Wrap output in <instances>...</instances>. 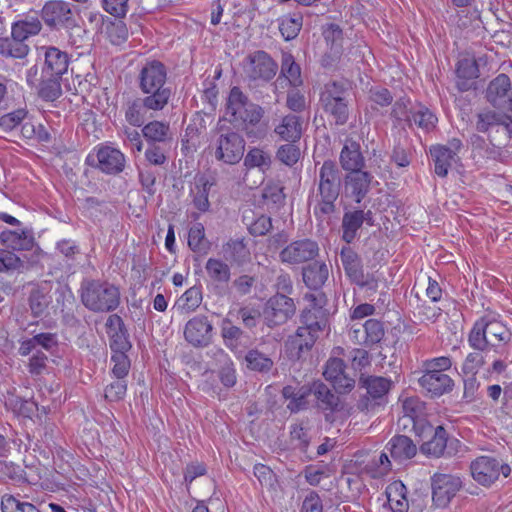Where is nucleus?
Masks as SVG:
<instances>
[{"mask_svg":"<svg viewBox=\"0 0 512 512\" xmlns=\"http://www.w3.org/2000/svg\"><path fill=\"white\" fill-rule=\"evenodd\" d=\"M341 189V174L336 163L326 160L319 168L318 187L315 194L314 215L324 220L336 210L335 202Z\"/></svg>","mask_w":512,"mask_h":512,"instance_id":"obj_1","label":"nucleus"},{"mask_svg":"<svg viewBox=\"0 0 512 512\" xmlns=\"http://www.w3.org/2000/svg\"><path fill=\"white\" fill-rule=\"evenodd\" d=\"M512 333L498 319L489 315L478 319L468 335V343L471 348L498 349L508 344Z\"/></svg>","mask_w":512,"mask_h":512,"instance_id":"obj_2","label":"nucleus"},{"mask_svg":"<svg viewBox=\"0 0 512 512\" xmlns=\"http://www.w3.org/2000/svg\"><path fill=\"white\" fill-rule=\"evenodd\" d=\"M263 109L252 103L239 87L230 90L227 104L226 116L234 126L246 129L248 126H255L263 117Z\"/></svg>","mask_w":512,"mask_h":512,"instance_id":"obj_3","label":"nucleus"},{"mask_svg":"<svg viewBox=\"0 0 512 512\" xmlns=\"http://www.w3.org/2000/svg\"><path fill=\"white\" fill-rule=\"evenodd\" d=\"M82 303L94 312H111L120 304V292L117 287L106 282L91 281L81 294Z\"/></svg>","mask_w":512,"mask_h":512,"instance_id":"obj_4","label":"nucleus"},{"mask_svg":"<svg viewBox=\"0 0 512 512\" xmlns=\"http://www.w3.org/2000/svg\"><path fill=\"white\" fill-rule=\"evenodd\" d=\"M139 80L143 93L165 105L168 104L172 92L170 87L166 86L167 70L163 63L157 60L147 62L141 69Z\"/></svg>","mask_w":512,"mask_h":512,"instance_id":"obj_5","label":"nucleus"},{"mask_svg":"<svg viewBox=\"0 0 512 512\" xmlns=\"http://www.w3.org/2000/svg\"><path fill=\"white\" fill-rule=\"evenodd\" d=\"M244 138L232 130L220 131L209 148L217 161L235 165L242 159L245 151Z\"/></svg>","mask_w":512,"mask_h":512,"instance_id":"obj_6","label":"nucleus"},{"mask_svg":"<svg viewBox=\"0 0 512 512\" xmlns=\"http://www.w3.org/2000/svg\"><path fill=\"white\" fill-rule=\"evenodd\" d=\"M245 76L252 81L269 82L278 71V64L263 50L248 54L243 62Z\"/></svg>","mask_w":512,"mask_h":512,"instance_id":"obj_7","label":"nucleus"},{"mask_svg":"<svg viewBox=\"0 0 512 512\" xmlns=\"http://www.w3.org/2000/svg\"><path fill=\"white\" fill-rule=\"evenodd\" d=\"M476 130L481 133L496 131L501 135L496 138L499 142H505L512 138V118L511 116L492 110L489 108L482 109L476 115Z\"/></svg>","mask_w":512,"mask_h":512,"instance_id":"obj_8","label":"nucleus"},{"mask_svg":"<svg viewBox=\"0 0 512 512\" xmlns=\"http://www.w3.org/2000/svg\"><path fill=\"white\" fill-rule=\"evenodd\" d=\"M470 472L472 478L478 484L490 486L499 478L500 473L507 477L511 469L508 465H502L494 457L480 456L471 462Z\"/></svg>","mask_w":512,"mask_h":512,"instance_id":"obj_9","label":"nucleus"},{"mask_svg":"<svg viewBox=\"0 0 512 512\" xmlns=\"http://www.w3.org/2000/svg\"><path fill=\"white\" fill-rule=\"evenodd\" d=\"M308 306L301 314L302 327L316 333L324 330L328 324V311L324 308L327 298L323 293H311L306 295Z\"/></svg>","mask_w":512,"mask_h":512,"instance_id":"obj_10","label":"nucleus"},{"mask_svg":"<svg viewBox=\"0 0 512 512\" xmlns=\"http://www.w3.org/2000/svg\"><path fill=\"white\" fill-rule=\"evenodd\" d=\"M432 501L438 508H445L462 488L458 476L436 473L431 478Z\"/></svg>","mask_w":512,"mask_h":512,"instance_id":"obj_11","label":"nucleus"},{"mask_svg":"<svg viewBox=\"0 0 512 512\" xmlns=\"http://www.w3.org/2000/svg\"><path fill=\"white\" fill-rule=\"evenodd\" d=\"M319 245L312 239H300L289 243L280 253L282 263L300 265L314 260L319 255Z\"/></svg>","mask_w":512,"mask_h":512,"instance_id":"obj_12","label":"nucleus"},{"mask_svg":"<svg viewBox=\"0 0 512 512\" xmlns=\"http://www.w3.org/2000/svg\"><path fill=\"white\" fill-rule=\"evenodd\" d=\"M293 300L283 294L271 297L265 304L263 319L268 327L282 325L295 314Z\"/></svg>","mask_w":512,"mask_h":512,"instance_id":"obj_13","label":"nucleus"},{"mask_svg":"<svg viewBox=\"0 0 512 512\" xmlns=\"http://www.w3.org/2000/svg\"><path fill=\"white\" fill-rule=\"evenodd\" d=\"M340 259L346 275L353 283L360 287L377 289L376 279L369 274H364L361 258L351 247L342 248Z\"/></svg>","mask_w":512,"mask_h":512,"instance_id":"obj_14","label":"nucleus"},{"mask_svg":"<svg viewBox=\"0 0 512 512\" xmlns=\"http://www.w3.org/2000/svg\"><path fill=\"white\" fill-rule=\"evenodd\" d=\"M62 77L53 75L52 77L40 73L37 65L27 70L26 80L31 87L38 89V95L46 101H54L62 94Z\"/></svg>","mask_w":512,"mask_h":512,"instance_id":"obj_15","label":"nucleus"},{"mask_svg":"<svg viewBox=\"0 0 512 512\" xmlns=\"http://www.w3.org/2000/svg\"><path fill=\"white\" fill-rule=\"evenodd\" d=\"M41 16L49 27H70L74 25V14L71 5L63 0L46 2Z\"/></svg>","mask_w":512,"mask_h":512,"instance_id":"obj_16","label":"nucleus"},{"mask_svg":"<svg viewBox=\"0 0 512 512\" xmlns=\"http://www.w3.org/2000/svg\"><path fill=\"white\" fill-rule=\"evenodd\" d=\"M165 106V104L149 96L137 98L127 103L125 119L132 126L140 127L148 118L152 117L148 114L149 111H160Z\"/></svg>","mask_w":512,"mask_h":512,"instance_id":"obj_17","label":"nucleus"},{"mask_svg":"<svg viewBox=\"0 0 512 512\" xmlns=\"http://www.w3.org/2000/svg\"><path fill=\"white\" fill-rule=\"evenodd\" d=\"M325 379L330 382L340 394H346L355 387V380L345 371V363L340 358H330L323 372Z\"/></svg>","mask_w":512,"mask_h":512,"instance_id":"obj_18","label":"nucleus"},{"mask_svg":"<svg viewBox=\"0 0 512 512\" xmlns=\"http://www.w3.org/2000/svg\"><path fill=\"white\" fill-rule=\"evenodd\" d=\"M383 324L376 319H369L364 324H353L349 330V337L356 344L372 346L379 343L384 337Z\"/></svg>","mask_w":512,"mask_h":512,"instance_id":"obj_19","label":"nucleus"},{"mask_svg":"<svg viewBox=\"0 0 512 512\" xmlns=\"http://www.w3.org/2000/svg\"><path fill=\"white\" fill-rule=\"evenodd\" d=\"M43 54V64L40 73L52 77L53 75L62 77L68 70L69 56L66 52L57 47H41Z\"/></svg>","mask_w":512,"mask_h":512,"instance_id":"obj_20","label":"nucleus"},{"mask_svg":"<svg viewBox=\"0 0 512 512\" xmlns=\"http://www.w3.org/2000/svg\"><path fill=\"white\" fill-rule=\"evenodd\" d=\"M212 325L206 316L190 319L184 329L185 339L195 347L207 346L211 340Z\"/></svg>","mask_w":512,"mask_h":512,"instance_id":"obj_21","label":"nucleus"},{"mask_svg":"<svg viewBox=\"0 0 512 512\" xmlns=\"http://www.w3.org/2000/svg\"><path fill=\"white\" fill-rule=\"evenodd\" d=\"M486 99L494 107H504L512 104V86L506 74H499L488 85Z\"/></svg>","mask_w":512,"mask_h":512,"instance_id":"obj_22","label":"nucleus"},{"mask_svg":"<svg viewBox=\"0 0 512 512\" xmlns=\"http://www.w3.org/2000/svg\"><path fill=\"white\" fill-rule=\"evenodd\" d=\"M97 167L106 174L116 175L125 168L124 154L113 147L102 146L96 153Z\"/></svg>","mask_w":512,"mask_h":512,"instance_id":"obj_23","label":"nucleus"},{"mask_svg":"<svg viewBox=\"0 0 512 512\" xmlns=\"http://www.w3.org/2000/svg\"><path fill=\"white\" fill-rule=\"evenodd\" d=\"M316 399V406L319 410L325 413L327 421L330 420V415L335 411L340 410V399L321 381H316L309 389Z\"/></svg>","mask_w":512,"mask_h":512,"instance_id":"obj_24","label":"nucleus"},{"mask_svg":"<svg viewBox=\"0 0 512 512\" xmlns=\"http://www.w3.org/2000/svg\"><path fill=\"white\" fill-rule=\"evenodd\" d=\"M372 178L373 176L363 169L347 173L344 177L347 195L360 203L370 189Z\"/></svg>","mask_w":512,"mask_h":512,"instance_id":"obj_25","label":"nucleus"},{"mask_svg":"<svg viewBox=\"0 0 512 512\" xmlns=\"http://www.w3.org/2000/svg\"><path fill=\"white\" fill-rule=\"evenodd\" d=\"M274 132L281 140L295 143L301 138L303 120L295 113L287 114L275 125Z\"/></svg>","mask_w":512,"mask_h":512,"instance_id":"obj_26","label":"nucleus"},{"mask_svg":"<svg viewBox=\"0 0 512 512\" xmlns=\"http://www.w3.org/2000/svg\"><path fill=\"white\" fill-rule=\"evenodd\" d=\"M418 382L431 397H439L450 392L454 385L452 378L447 374L429 372H424Z\"/></svg>","mask_w":512,"mask_h":512,"instance_id":"obj_27","label":"nucleus"},{"mask_svg":"<svg viewBox=\"0 0 512 512\" xmlns=\"http://www.w3.org/2000/svg\"><path fill=\"white\" fill-rule=\"evenodd\" d=\"M385 449L389 452L390 457L398 463L412 459L417 453L416 444L405 435L392 437Z\"/></svg>","mask_w":512,"mask_h":512,"instance_id":"obj_28","label":"nucleus"},{"mask_svg":"<svg viewBox=\"0 0 512 512\" xmlns=\"http://www.w3.org/2000/svg\"><path fill=\"white\" fill-rule=\"evenodd\" d=\"M320 103L336 104L339 102L351 103V88L343 81H330L326 83L320 93Z\"/></svg>","mask_w":512,"mask_h":512,"instance_id":"obj_29","label":"nucleus"},{"mask_svg":"<svg viewBox=\"0 0 512 512\" xmlns=\"http://www.w3.org/2000/svg\"><path fill=\"white\" fill-rule=\"evenodd\" d=\"M42 23L35 15H24L11 25V36L15 40L25 41L40 33Z\"/></svg>","mask_w":512,"mask_h":512,"instance_id":"obj_30","label":"nucleus"},{"mask_svg":"<svg viewBox=\"0 0 512 512\" xmlns=\"http://www.w3.org/2000/svg\"><path fill=\"white\" fill-rule=\"evenodd\" d=\"M341 167L351 173L353 171L362 170L365 166L364 157L360 151V145L355 141L347 142L340 152Z\"/></svg>","mask_w":512,"mask_h":512,"instance_id":"obj_31","label":"nucleus"},{"mask_svg":"<svg viewBox=\"0 0 512 512\" xmlns=\"http://www.w3.org/2000/svg\"><path fill=\"white\" fill-rule=\"evenodd\" d=\"M0 239L7 248L13 250H30L34 244L32 232L19 228L3 231Z\"/></svg>","mask_w":512,"mask_h":512,"instance_id":"obj_32","label":"nucleus"},{"mask_svg":"<svg viewBox=\"0 0 512 512\" xmlns=\"http://www.w3.org/2000/svg\"><path fill=\"white\" fill-rule=\"evenodd\" d=\"M222 254L231 264L242 265L250 260V250L244 239H230L222 245Z\"/></svg>","mask_w":512,"mask_h":512,"instance_id":"obj_33","label":"nucleus"},{"mask_svg":"<svg viewBox=\"0 0 512 512\" xmlns=\"http://www.w3.org/2000/svg\"><path fill=\"white\" fill-rule=\"evenodd\" d=\"M361 388H365L367 394L374 401L382 400L389 392L392 382L385 377L381 376H364L359 379Z\"/></svg>","mask_w":512,"mask_h":512,"instance_id":"obj_34","label":"nucleus"},{"mask_svg":"<svg viewBox=\"0 0 512 512\" xmlns=\"http://www.w3.org/2000/svg\"><path fill=\"white\" fill-rule=\"evenodd\" d=\"M302 276L307 287L318 290L327 281L329 269L325 263L315 261L303 268Z\"/></svg>","mask_w":512,"mask_h":512,"instance_id":"obj_35","label":"nucleus"},{"mask_svg":"<svg viewBox=\"0 0 512 512\" xmlns=\"http://www.w3.org/2000/svg\"><path fill=\"white\" fill-rule=\"evenodd\" d=\"M282 77L294 87L302 84L300 66L295 62L294 57L286 52L282 54L281 71L277 79L278 83L281 82Z\"/></svg>","mask_w":512,"mask_h":512,"instance_id":"obj_36","label":"nucleus"},{"mask_svg":"<svg viewBox=\"0 0 512 512\" xmlns=\"http://www.w3.org/2000/svg\"><path fill=\"white\" fill-rule=\"evenodd\" d=\"M318 333L309 330V328L299 327L293 336H290L287 345L292 350H297L296 356L304 350H309L315 343Z\"/></svg>","mask_w":512,"mask_h":512,"instance_id":"obj_37","label":"nucleus"},{"mask_svg":"<svg viewBox=\"0 0 512 512\" xmlns=\"http://www.w3.org/2000/svg\"><path fill=\"white\" fill-rule=\"evenodd\" d=\"M430 154L435 164V173L439 177H446L456 158L448 152L444 145H436L430 148Z\"/></svg>","mask_w":512,"mask_h":512,"instance_id":"obj_38","label":"nucleus"},{"mask_svg":"<svg viewBox=\"0 0 512 512\" xmlns=\"http://www.w3.org/2000/svg\"><path fill=\"white\" fill-rule=\"evenodd\" d=\"M388 502L393 512H407L409 508L406 487L402 482H394L386 490Z\"/></svg>","mask_w":512,"mask_h":512,"instance_id":"obj_39","label":"nucleus"},{"mask_svg":"<svg viewBox=\"0 0 512 512\" xmlns=\"http://www.w3.org/2000/svg\"><path fill=\"white\" fill-rule=\"evenodd\" d=\"M320 105L331 123H334L336 126H343L347 123L350 116L351 103H320Z\"/></svg>","mask_w":512,"mask_h":512,"instance_id":"obj_40","label":"nucleus"},{"mask_svg":"<svg viewBox=\"0 0 512 512\" xmlns=\"http://www.w3.org/2000/svg\"><path fill=\"white\" fill-rule=\"evenodd\" d=\"M364 215V211L362 210H355L344 214L342 220V238L346 243L349 244L354 240L356 232L363 224Z\"/></svg>","mask_w":512,"mask_h":512,"instance_id":"obj_41","label":"nucleus"},{"mask_svg":"<svg viewBox=\"0 0 512 512\" xmlns=\"http://www.w3.org/2000/svg\"><path fill=\"white\" fill-rule=\"evenodd\" d=\"M205 270L212 282L226 284L231 277L230 267L227 263L217 258H209Z\"/></svg>","mask_w":512,"mask_h":512,"instance_id":"obj_42","label":"nucleus"},{"mask_svg":"<svg viewBox=\"0 0 512 512\" xmlns=\"http://www.w3.org/2000/svg\"><path fill=\"white\" fill-rule=\"evenodd\" d=\"M245 361L248 369L260 373L269 372L274 365L271 355L265 354L258 349H250L245 355Z\"/></svg>","mask_w":512,"mask_h":512,"instance_id":"obj_43","label":"nucleus"},{"mask_svg":"<svg viewBox=\"0 0 512 512\" xmlns=\"http://www.w3.org/2000/svg\"><path fill=\"white\" fill-rule=\"evenodd\" d=\"M211 186L212 184L202 176L196 180L194 187L191 189L193 204L200 212H207L210 208L208 196Z\"/></svg>","mask_w":512,"mask_h":512,"instance_id":"obj_44","label":"nucleus"},{"mask_svg":"<svg viewBox=\"0 0 512 512\" xmlns=\"http://www.w3.org/2000/svg\"><path fill=\"white\" fill-rule=\"evenodd\" d=\"M303 25V16L299 13L285 15L279 19V31L286 41L295 39Z\"/></svg>","mask_w":512,"mask_h":512,"instance_id":"obj_45","label":"nucleus"},{"mask_svg":"<svg viewBox=\"0 0 512 512\" xmlns=\"http://www.w3.org/2000/svg\"><path fill=\"white\" fill-rule=\"evenodd\" d=\"M447 445V432L442 426L436 427L433 437L422 444L423 453L439 457L443 454Z\"/></svg>","mask_w":512,"mask_h":512,"instance_id":"obj_46","label":"nucleus"},{"mask_svg":"<svg viewBox=\"0 0 512 512\" xmlns=\"http://www.w3.org/2000/svg\"><path fill=\"white\" fill-rule=\"evenodd\" d=\"M143 136L150 142H165L170 139L169 124L160 121H151L142 129Z\"/></svg>","mask_w":512,"mask_h":512,"instance_id":"obj_47","label":"nucleus"},{"mask_svg":"<svg viewBox=\"0 0 512 512\" xmlns=\"http://www.w3.org/2000/svg\"><path fill=\"white\" fill-rule=\"evenodd\" d=\"M411 112L412 124L414 123L419 128L429 131L436 125V116L425 106L417 104L413 106Z\"/></svg>","mask_w":512,"mask_h":512,"instance_id":"obj_48","label":"nucleus"},{"mask_svg":"<svg viewBox=\"0 0 512 512\" xmlns=\"http://www.w3.org/2000/svg\"><path fill=\"white\" fill-rule=\"evenodd\" d=\"M0 49L3 55L19 59L26 57L29 53V46L25 41L15 40L12 36L1 39Z\"/></svg>","mask_w":512,"mask_h":512,"instance_id":"obj_49","label":"nucleus"},{"mask_svg":"<svg viewBox=\"0 0 512 512\" xmlns=\"http://www.w3.org/2000/svg\"><path fill=\"white\" fill-rule=\"evenodd\" d=\"M188 245L197 253L206 254L209 250V242L205 238L204 227L201 223L192 226L188 234Z\"/></svg>","mask_w":512,"mask_h":512,"instance_id":"obj_50","label":"nucleus"},{"mask_svg":"<svg viewBox=\"0 0 512 512\" xmlns=\"http://www.w3.org/2000/svg\"><path fill=\"white\" fill-rule=\"evenodd\" d=\"M271 165V156L260 148L253 147L248 150L244 158V166L248 169L259 168L265 170Z\"/></svg>","mask_w":512,"mask_h":512,"instance_id":"obj_51","label":"nucleus"},{"mask_svg":"<svg viewBox=\"0 0 512 512\" xmlns=\"http://www.w3.org/2000/svg\"><path fill=\"white\" fill-rule=\"evenodd\" d=\"M2 512H40L36 506L29 502L20 501L10 494H5L1 498Z\"/></svg>","mask_w":512,"mask_h":512,"instance_id":"obj_52","label":"nucleus"},{"mask_svg":"<svg viewBox=\"0 0 512 512\" xmlns=\"http://www.w3.org/2000/svg\"><path fill=\"white\" fill-rule=\"evenodd\" d=\"M475 351L470 352L462 365V371L465 375H476L478 370L485 364L484 352L488 349L473 348Z\"/></svg>","mask_w":512,"mask_h":512,"instance_id":"obj_53","label":"nucleus"},{"mask_svg":"<svg viewBox=\"0 0 512 512\" xmlns=\"http://www.w3.org/2000/svg\"><path fill=\"white\" fill-rule=\"evenodd\" d=\"M202 301V293L199 288L191 287L181 296L179 300V309L182 313L194 311Z\"/></svg>","mask_w":512,"mask_h":512,"instance_id":"obj_54","label":"nucleus"},{"mask_svg":"<svg viewBox=\"0 0 512 512\" xmlns=\"http://www.w3.org/2000/svg\"><path fill=\"white\" fill-rule=\"evenodd\" d=\"M300 155V149L291 142L278 148L276 158L287 166H293L298 162Z\"/></svg>","mask_w":512,"mask_h":512,"instance_id":"obj_55","label":"nucleus"},{"mask_svg":"<svg viewBox=\"0 0 512 512\" xmlns=\"http://www.w3.org/2000/svg\"><path fill=\"white\" fill-rule=\"evenodd\" d=\"M7 405H9L15 413L24 417H31L37 410V404L34 401L18 396L9 398Z\"/></svg>","mask_w":512,"mask_h":512,"instance_id":"obj_56","label":"nucleus"},{"mask_svg":"<svg viewBox=\"0 0 512 512\" xmlns=\"http://www.w3.org/2000/svg\"><path fill=\"white\" fill-rule=\"evenodd\" d=\"M243 331L234 326L231 321L224 320L221 326V335L224 339V343L227 347L233 349L238 345V340L241 338Z\"/></svg>","mask_w":512,"mask_h":512,"instance_id":"obj_57","label":"nucleus"},{"mask_svg":"<svg viewBox=\"0 0 512 512\" xmlns=\"http://www.w3.org/2000/svg\"><path fill=\"white\" fill-rule=\"evenodd\" d=\"M27 117L25 109H17L0 117V128L4 131H12Z\"/></svg>","mask_w":512,"mask_h":512,"instance_id":"obj_58","label":"nucleus"},{"mask_svg":"<svg viewBox=\"0 0 512 512\" xmlns=\"http://www.w3.org/2000/svg\"><path fill=\"white\" fill-rule=\"evenodd\" d=\"M402 409L404 417L415 421L419 418L424 410V403L418 397H406L402 401Z\"/></svg>","mask_w":512,"mask_h":512,"instance_id":"obj_59","label":"nucleus"},{"mask_svg":"<svg viewBox=\"0 0 512 512\" xmlns=\"http://www.w3.org/2000/svg\"><path fill=\"white\" fill-rule=\"evenodd\" d=\"M112 373L117 379H125L130 370V360L126 353H114L111 357Z\"/></svg>","mask_w":512,"mask_h":512,"instance_id":"obj_60","label":"nucleus"},{"mask_svg":"<svg viewBox=\"0 0 512 512\" xmlns=\"http://www.w3.org/2000/svg\"><path fill=\"white\" fill-rule=\"evenodd\" d=\"M451 366L452 360L447 356L436 357L423 362L424 372L429 373L445 374L444 372L449 370Z\"/></svg>","mask_w":512,"mask_h":512,"instance_id":"obj_61","label":"nucleus"},{"mask_svg":"<svg viewBox=\"0 0 512 512\" xmlns=\"http://www.w3.org/2000/svg\"><path fill=\"white\" fill-rule=\"evenodd\" d=\"M410 101L408 99H400L395 102L391 115L397 121H404L408 123L409 126L412 125L411 119V110H413V106H410Z\"/></svg>","mask_w":512,"mask_h":512,"instance_id":"obj_62","label":"nucleus"},{"mask_svg":"<svg viewBox=\"0 0 512 512\" xmlns=\"http://www.w3.org/2000/svg\"><path fill=\"white\" fill-rule=\"evenodd\" d=\"M108 336L110 338V348L114 353H126L130 349L131 344L124 329Z\"/></svg>","mask_w":512,"mask_h":512,"instance_id":"obj_63","label":"nucleus"},{"mask_svg":"<svg viewBox=\"0 0 512 512\" xmlns=\"http://www.w3.org/2000/svg\"><path fill=\"white\" fill-rule=\"evenodd\" d=\"M22 265L23 262L15 253L0 250V272L18 270Z\"/></svg>","mask_w":512,"mask_h":512,"instance_id":"obj_64","label":"nucleus"}]
</instances>
